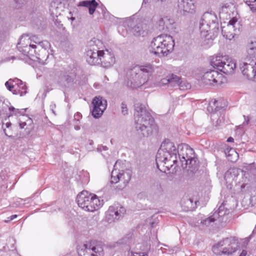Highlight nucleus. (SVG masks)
<instances>
[{"label":"nucleus","instance_id":"obj_45","mask_svg":"<svg viewBox=\"0 0 256 256\" xmlns=\"http://www.w3.org/2000/svg\"><path fill=\"white\" fill-rule=\"evenodd\" d=\"M10 80L8 82H6L5 83V86L10 91H12V90L14 88V86L11 84V82H10Z\"/></svg>","mask_w":256,"mask_h":256},{"label":"nucleus","instance_id":"obj_21","mask_svg":"<svg viewBox=\"0 0 256 256\" xmlns=\"http://www.w3.org/2000/svg\"><path fill=\"white\" fill-rule=\"evenodd\" d=\"M74 75L69 72H62L58 76L57 82L62 87H68L72 83L74 78Z\"/></svg>","mask_w":256,"mask_h":256},{"label":"nucleus","instance_id":"obj_35","mask_svg":"<svg viewBox=\"0 0 256 256\" xmlns=\"http://www.w3.org/2000/svg\"><path fill=\"white\" fill-rule=\"evenodd\" d=\"M16 84L18 87V91L20 96H24L26 93V86L23 82L18 79L16 80Z\"/></svg>","mask_w":256,"mask_h":256},{"label":"nucleus","instance_id":"obj_13","mask_svg":"<svg viewBox=\"0 0 256 256\" xmlns=\"http://www.w3.org/2000/svg\"><path fill=\"white\" fill-rule=\"evenodd\" d=\"M240 24L236 18H232L226 26L222 28V33L226 38L232 40L240 32Z\"/></svg>","mask_w":256,"mask_h":256},{"label":"nucleus","instance_id":"obj_6","mask_svg":"<svg viewBox=\"0 0 256 256\" xmlns=\"http://www.w3.org/2000/svg\"><path fill=\"white\" fill-rule=\"evenodd\" d=\"M76 200L79 207L90 212L98 210L104 204L103 200H100L95 194L86 190H83L78 194Z\"/></svg>","mask_w":256,"mask_h":256},{"label":"nucleus","instance_id":"obj_44","mask_svg":"<svg viewBox=\"0 0 256 256\" xmlns=\"http://www.w3.org/2000/svg\"><path fill=\"white\" fill-rule=\"evenodd\" d=\"M125 177H110V182L112 184H118L120 178H124Z\"/></svg>","mask_w":256,"mask_h":256},{"label":"nucleus","instance_id":"obj_5","mask_svg":"<svg viewBox=\"0 0 256 256\" xmlns=\"http://www.w3.org/2000/svg\"><path fill=\"white\" fill-rule=\"evenodd\" d=\"M174 46V40L172 36L160 34L154 38L152 42V52L160 57L166 56L172 51Z\"/></svg>","mask_w":256,"mask_h":256},{"label":"nucleus","instance_id":"obj_37","mask_svg":"<svg viewBox=\"0 0 256 256\" xmlns=\"http://www.w3.org/2000/svg\"><path fill=\"white\" fill-rule=\"evenodd\" d=\"M36 50H48L50 48V43L47 40H43L38 43Z\"/></svg>","mask_w":256,"mask_h":256},{"label":"nucleus","instance_id":"obj_11","mask_svg":"<svg viewBox=\"0 0 256 256\" xmlns=\"http://www.w3.org/2000/svg\"><path fill=\"white\" fill-rule=\"evenodd\" d=\"M184 165L185 166L184 167V169L188 175L197 174L206 176L208 174V170L205 164L200 166L197 157L189 161L187 164Z\"/></svg>","mask_w":256,"mask_h":256},{"label":"nucleus","instance_id":"obj_27","mask_svg":"<svg viewBox=\"0 0 256 256\" xmlns=\"http://www.w3.org/2000/svg\"><path fill=\"white\" fill-rule=\"evenodd\" d=\"M142 250V246L139 243L137 244L134 243L130 245V251L131 253V256H148L146 252H138V250Z\"/></svg>","mask_w":256,"mask_h":256},{"label":"nucleus","instance_id":"obj_25","mask_svg":"<svg viewBox=\"0 0 256 256\" xmlns=\"http://www.w3.org/2000/svg\"><path fill=\"white\" fill-rule=\"evenodd\" d=\"M38 52L36 49V54L34 57L38 60V62L42 64H46V60L50 56L48 50H39Z\"/></svg>","mask_w":256,"mask_h":256},{"label":"nucleus","instance_id":"obj_15","mask_svg":"<svg viewBox=\"0 0 256 256\" xmlns=\"http://www.w3.org/2000/svg\"><path fill=\"white\" fill-rule=\"evenodd\" d=\"M93 109L92 112V116L99 118L106 108L107 101L100 96H96L92 101Z\"/></svg>","mask_w":256,"mask_h":256},{"label":"nucleus","instance_id":"obj_1","mask_svg":"<svg viewBox=\"0 0 256 256\" xmlns=\"http://www.w3.org/2000/svg\"><path fill=\"white\" fill-rule=\"evenodd\" d=\"M134 125L138 134L148 138L158 132V127L154 119L146 108L140 104L134 105Z\"/></svg>","mask_w":256,"mask_h":256},{"label":"nucleus","instance_id":"obj_41","mask_svg":"<svg viewBox=\"0 0 256 256\" xmlns=\"http://www.w3.org/2000/svg\"><path fill=\"white\" fill-rule=\"evenodd\" d=\"M252 12H256V0H244Z\"/></svg>","mask_w":256,"mask_h":256},{"label":"nucleus","instance_id":"obj_30","mask_svg":"<svg viewBox=\"0 0 256 256\" xmlns=\"http://www.w3.org/2000/svg\"><path fill=\"white\" fill-rule=\"evenodd\" d=\"M61 4V2L58 0H56V2H52L50 3V10L53 16H58L60 14L58 6Z\"/></svg>","mask_w":256,"mask_h":256},{"label":"nucleus","instance_id":"obj_32","mask_svg":"<svg viewBox=\"0 0 256 256\" xmlns=\"http://www.w3.org/2000/svg\"><path fill=\"white\" fill-rule=\"evenodd\" d=\"M169 80L170 82V86H182V81L180 77L178 76L172 74L169 76Z\"/></svg>","mask_w":256,"mask_h":256},{"label":"nucleus","instance_id":"obj_48","mask_svg":"<svg viewBox=\"0 0 256 256\" xmlns=\"http://www.w3.org/2000/svg\"><path fill=\"white\" fill-rule=\"evenodd\" d=\"M56 108V104L54 102H52V104L50 105V109L54 115L56 114L55 111H54V109Z\"/></svg>","mask_w":256,"mask_h":256},{"label":"nucleus","instance_id":"obj_52","mask_svg":"<svg viewBox=\"0 0 256 256\" xmlns=\"http://www.w3.org/2000/svg\"><path fill=\"white\" fill-rule=\"evenodd\" d=\"M250 239H251V236H248V238H246L244 239V242H245L246 244H248L249 242H250Z\"/></svg>","mask_w":256,"mask_h":256},{"label":"nucleus","instance_id":"obj_58","mask_svg":"<svg viewBox=\"0 0 256 256\" xmlns=\"http://www.w3.org/2000/svg\"><path fill=\"white\" fill-rule=\"evenodd\" d=\"M26 0H18V2L20 4H23Z\"/></svg>","mask_w":256,"mask_h":256},{"label":"nucleus","instance_id":"obj_39","mask_svg":"<svg viewBox=\"0 0 256 256\" xmlns=\"http://www.w3.org/2000/svg\"><path fill=\"white\" fill-rule=\"evenodd\" d=\"M246 169L249 172L248 174H256V164L254 163L248 164L246 167Z\"/></svg>","mask_w":256,"mask_h":256},{"label":"nucleus","instance_id":"obj_42","mask_svg":"<svg viewBox=\"0 0 256 256\" xmlns=\"http://www.w3.org/2000/svg\"><path fill=\"white\" fill-rule=\"evenodd\" d=\"M89 177H78L76 178L78 184L80 186H84L88 184L89 182Z\"/></svg>","mask_w":256,"mask_h":256},{"label":"nucleus","instance_id":"obj_24","mask_svg":"<svg viewBox=\"0 0 256 256\" xmlns=\"http://www.w3.org/2000/svg\"><path fill=\"white\" fill-rule=\"evenodd\" d=\"M132 32L136 36H144L147 33V26L142 22H139L132 28Z\"/></svg>","mask_w":256,"mask_h":256},{"label":"nucleus","instance_id":"obj_62","mask_svg":"<svg viewBox=\"0 0 256 256\" xmlns=\"http://www.w3.org/2000/svg\"><path fill=\"white\" fill-rule=\"evenodd\" d=\"M12 221V220H10V217H8L7 219L5 220L6 222H8Z\"/></svg>","mask_w":256,"mask_h":256},{"label":"nucleus","instance_id":"obj_34","mask_svg":"<svg viewBox=\"0 0 256 256\" xmlns=\"http://www.w3.org/2000/svg\"><path fill=\"white\" fill-rule=\"evenodd\" d=\"M218 101L216 100H212L210 102L207 110L210 113L215 112L220 110L218 106Z\"/></svg>","mask_w":256,"mask_h":256},{"label":"nucleus","instance_id":"obj_50","mask_svg":"<svg viewBox=\"0 0 256 256\" xmlns=\"http://www.w3.org/2000/svg\"><path fill=\"white\" fill-rule=\"evenodd\" d=\"M19 126H20V128H24V127L26 126V122H20L19 123Z\"/></svg>","mask_w":256,"mask_h":256},{"label":"nucleus","instance_id":"obj_12","mask_svg":"<svg viewBox=\"0 0 256 256\" xmlns=\"http://www.w3.org/2000/svg\"><path fill=\"white\" fill-rule=\"evenodd\" d=\"M82 250L89 256H104V252L102 244L95 240L86 242L82 248Z\"/></svg>","mask_w":256,"mask_h":256},{"label":"nucleus","instance_id":"obj_3","mask_svg":"<svg viewBox=\"0 0 256 256\" xmlns=\"http://www.w3.org/2000/svg\"><path fill=\"white\" fill-rule=\"evenodd\" d=\"M179 150L174 142L168 140L164 141L156 155V163L158 168L159 164H162L169 170L178 162L177 154Z\"/></svg>","mask_w":256,"mask_h":256},{"label":"nucleus","instance_id":"obj_28","mask_svg":"<svg viewBox=\"0 0 256 256\" xmlns=\"http://www.w3.org/2000/svg\"><path fill=\"white\" fill-rule=\"evenodd\" d=\"M246 174V172L240 168L233 167L229 168L225 173L224 176H244Z\"/></svg>","mask_w":256,"mask_h":256},{"label":"nucleus","instance_id":"obj_64","mask_svg":"<svg viewBox=\"0 0 256 256\" xmlns=\"http://www.w3.org/2000/svg\"><path fill=\"white\" fill-rule=\"evenodd\" d=\"M75 116L80 118V113L77 114L76 115H75Z\"/></svg>","mask_w":256,"mask_h":256},{"label":"nucleus","instance_id":"obj_63","mask_svg":"<svg viewBox=\"0 0 256 256\" xmlns=\"http://www.w3.org/2000/svg\"><path fill=\"white\" fill-rule=\"evenodd\" d=\"M159 170L160 172L162 173L161 174V176H163L164 174L166 172L165 171L164 172H162L161 170L159 169Z\"/></svg>","mask_w":256,"mask_h":256},{"label":"nucleus","instance_id":"obj_60","mask_svg":"<svg viewBox=\"0 0 256 256\" xmlns=\"http://www.w3.org/2000/svg\"><path fill=\"white\" fill-rule=\"evenodd\" d=\"M144 193H140L138 194V197L140 198H142V196L144 195Z\"/></svg>","mask_w":256,"mask_h":256},{"label":"nucleus","instance_id":"obj_43","mask_svg":"<svg viewBox=\"0 0 256 256\" xmlns=\"http://www.w3.org/2000/svg\"><path fill=\"white\" fill-rule=\"evenodd\" d=\"M121 111L123 115H126L128 114L127 105L124 102L121 104Z\"/></svg>","mask_w":256,"mask_h":256},{"label":"nucleus","instance_id":"obj_46","mask_svg":"<svg viewBox=\"0 0 256 256\" xmlns=\"http://www.w3.org/2000/svg\"><path fill=\"white\" fill-rule=\"evenodd\" d=\"M161 83L163 84H169L170 85L169 76H167L165 78H163L161 80Z\"/></svg>","mask_w":256,"mask_h":256},{"label":"nucleus","instance_id":"obj_17","mask_svg":"<svg viewBox=\"0 0 256 256\" xmlns=\"http://www.w3.org/2000/svg\"><path fill=\"white\" fill-rule=\"evenodd\" d=\"M222 74L215 70L206 72L202 78V80L206 84L213 85L222 82Z\"/></svg>","mask_w":256,"mask_h":256},{"label":"nucleus","instance_id":"obj_51","mask_svg":"<svg viewBox=\"0 0 256 256\" xmlns=\"http://www.w3.org/2000/svg\"><path fill=\"white\" fill-rule=\"evenodd\" d=\"M247 254V251L242 250L239 256H246Z\"/></svg>","mask_w":256,"mask_h":256},{"label":"nucleus","instance_id":"obj_57","mask_svg":"<svg viewBox=\"0 0 256 256\" xmlns=\"http://www.w3.org/2000/svg\"><path fill=\"white\" fill-rule=\"evenodd\" d=\"M55 208L54 206H52L50 208V210H48V212H52L54 210H56V209H53L52 210V208Z\"/></svg>","mask_w":256,"mask_h":256},{"label":"nucleus","instance_id":"obj_33","mask_svg":"<svg viewBox=\"0 0 256 256\" xmlns=\"http://www.w3.org/2000/svg\"><path fill=\"white\" fill-rule=\"evenodd\" d=\"M221 212L219 211L218 212H214V214L208 217V218L202 220L201 222V224L204 225L206 226H209L210 225L211 223L214 222L215 220H216V218H217L218 216H220Z\"/></svg>","mask_w":256,"mask_h":256},{"label":"nucleus","instance_id":"obj_29","mask_svg":"<svg viewBox=\"0 0 256 256\" xmlns=\"http://www.w3.org/2000/svg\"><path fill=\"white\" fill-rule=\"evenodd\" d=\"M172 20H170L168 17L160 18L158 22L160 30H164L168 28V25L173 23Z\"/></svg>","mask_w":256,"mask_h":256},{"label":"nucleus","instance_id":"obj_59","mask_svg":"<svg viewBox=\"0 0 256 256\" xmlns=\"http://www.w3.org/2000/svg\"><path fill=\"white\" fill-rule=\"evenodd\" d=\"M223 178H224V180L225 182H227L228 180V179H230V177H226V176H224Z\"/></svg>","mask_w":256,"mask_h":256},{"label":"nucleus","instance_id":"obj_7","mask_svg":"<svg viewBox=\"0 0 256 256\" xmlns=\"http://www.w3.org/2000/svg\"><path fill=\"white\" fill-rule=\"evenodd\" d=\"M211 66L226 74L234 73L236 68V62L228 56L218 54L210 58Z\"/></svg>","mask_w":256,"mask_h":256},{"label":"nucleus","instance_id":"obj_19","mask_svg":"<svg viewBox=\"0 0 256 256\" xmlns=\"http://www.w3.org/2000/svg\"><path fill=\"white\" fill-rule=\"evenodd\" d=\"M125 174L131 176L132 170L126 168L125 160H118L114 166V170L110 176H114V174H116V176H123Z\"/></svg>","mask_w":256,"mask_h":256},{"label":"nucleus","instance_id":"obj_54","mask_svg":"<svg viewBox=\"0 0 256 256\" xmlns=\"http://www.w3.org/2000/svg\"><path fill=\"white\" fill-rule=\"evenodd\" d=\"M254 76L252 77V80L256 82V70H254Z\"/></svg>","mask_w":256,"mask_h":256},{"label":"nucleus","instance_id":"obj_36","mask_svg":"<svg viewBox=\"0 0 256 256\" xmlns=\"http://www.w3.org/2000/svg\"><path fill=\"white\" fill-rule=\"evenodd\" d=\"M10 112L9 116L18 115H24L26 112V109H16L14 106H10L8 108Z\"/></svg>","mask_w":256,"mask_h":256},{"label":"nucleus","instance_id":"obj_16","mask_svg":"<svg viewBox=\"0 0 256 256\" xmlns=\"http://www.w3.org/2000/svg\"><path fill=\"white\" fill-rule=\"evenodd\" d=\"M100 65L103 68H108L112 66L115 62L116 58L112 50L106 48L101 50L100 52Z\"/></svg>","mask_w":256,"mask_h":256},{"label":"nucleus","instance_id":"obj_61","mask_svg":"<svg viewBox=\"0 0 256 256\" xmlns=\"http://www.w3.org/2000/svg\"><path fill=\"white\" fill-rule=\"evenodd\" d=\"M6 128H8L11 126V123L10 122H7L6 124Z\"/></svg>","mask_w":256,"mask_h":256},{"label":"nucleus","instance_id":"obj_20","mask_svg":"<svg viewBox=\"0 0 256 256\" xmlns=\"http://www.w3.org/2000/svg\"><path fill=\"white\" fill-rule=\"evenodd\" d=\"M198 200L196 199H194L188 196H184L180 202V204L182 208L184 211H192L197 207V204Z\"/></svg>","mask_w":256,"mask_h":256},{"label":"nucleus","instance_id":"obj_14","mask_svg":"<svg viewBox=\"0 0 256 256\" xmlns=\"http://www.w3.org/2000/svg\"><path fill=\"white\" fill-rule=\"evenodd\" d=\"M178 148V158L183 167L184 164H187L189 161L196 157L194 150L188 144H180Z\"/></svg>","mask_w":256,"mask_h":256},{"label":"nucleus","instance_id":"obj_53","mask_svg":"<svg viewBox=\"0 0 256 256\" xmlns=\"http://www.w3.org/2000/svg\"><path fill=\"white\" fill-rule=\"evenodd\" d=\"M10 220H12L14 218H16L18 217L17 214H14L10 216Z\"/></svg>","mask_w":256,"mask_h":256},{"label":"nucleus","instance_id":"obj_56","mask_svg":"<svg viewBox=\"0 0 256 256\" xmlns=\"http://www.w3.org/2000/svg\"><path fill=\"white\" fill-rule=\"evenodd\" d=\"M234 139L232 137H229L227 140L228 142H234Z\"/></svg>","mask_w":256,"mask_h":256},{"label":"nucleus","instance_id":"obj_38","mask_svg":"<svg viewBox=\"0 0 256 256\" xmlns=\"http://www.w3.org/2000/svg\"><path fill=\"white\" fill-rule=\"evenodd\" d=\"M130 177H128V179L125 180L124 178H120V180L118 182V185L116 186V188L118 190H122L128 184V180H130Z\"/></svg>","mask_w":256,"mask_h":256},{"label":"nucleus","instance_id":"obj_9","mask_svg":"<svg viewBox=\"0 0 256 256\" xmlns=\"http://www.w3.org/2000/svg\"><path fill=\"white\" fill-rule=\"evenodd\" d=\"M103 45L102 42L94 38L89 42L90 48L86 51V60L90 65H100V52Z\"/></svg>","mask_w":256,"mask_h":256},{"label":"nucleus","instance_id":"obj_4","mask_svg":"<svg viewBox=\"0 0 256 256\" xmlns=\"http://www.w3.org/2000/svg\"><path fill=\"white\" fill-rule=\"evenodd\" d=\"M199 28L201 36L210 41L211 43L220 32L216 16L212 12L204 13L199 22Z\"/></svg>","mask_w":256,"mask_h":256},{"label":"nucleus","instance_id":"obj_2","mask_svg":"<svg viewBox=\"0 0 256 256\" xmlns=\"http://www.w3.org/2000/svg\"><path fill=\"white\" fill-rule=\"evenodd\" d=\"M154 70V66L150 64L134 66L127 72L126 86L132 88L141 86L148 82Z\"/></svg>","mask_w":256,"mask_h":256},{"label":"nucleus","instance_id":"obj_10","mask_svg":"<svg viewBox=\"0 0 256 256\" xmlns=\"http://www.w3.org/2000/svg\"><path fill=\"white\" fill-rule=\"evenodd\" d=\"M31 40L28 35H22L17 44V48L18 50L24 55L28 56L30 58L34 57L36 46L31 44Z\"/></svg>","mask_w":256,"mask_h":256},{"label":"nucleus","instance_id":"obj_55","mask_svg":"<svg viewBox=\"0 0 256 256\" xmlns=\"http://www.w3.org/2000/svg\"><path fill=\"white\" fill-rule=\"evenodd\" d=\"M252 62L253 63V69H254V70H256V62H254L252 60Z\"/></svg>","mask_w":256,"mask_h":256},{"label":"nucleus","instance_id":"obj_40","mask_svg":"<svg viewBox=\"0 0 256 256\" xmlns=\"http://www.w3.org/2000/svg\"><path fill=\"white\" fill-rule=\"evenodd\" d=\"M146 170V166L144 163L138 164L135 168V170L137 172V174H142V173L144 172Z\"/></svg>","mask_w":256,"mask_h":256},{"label":"nucleus","instance_id":"obj_47","mask_svg":"<svg viewBox=\"0 0 256 256\" xmlns=\"http://www.w3.org/2000/svg\"><path fill=\"white\" fill-rule=\"evenodd\" d=\"M108 150V148L106 146H100L97 148V150L98 152H102V150Z\"/></svg>","mask_w":256,"mask_h":256},{"label":"nucleus","instance_id":"obj_22","mask_svg":"<svg viewBox=\"0 0 256 256\" xmlns=\"http://www.w3.org/2000/svg\"><path fill=\"white\" fill-rule=\"evenodd\" d=\"M178 6L180 10L188 13L194 12L196 9L193 0H178Z\"/></svg>","mask_w":256,"mask_h":256},{"label":"nucleus","instance_id":"obj_18","mask_svg":"<svg viewBox=\"0 0 256 256\" xmlns=\"http://www.w3.org/2000/svg\"><path fill=\"white\" fill-rule=\"evenodd\" d=\"M125 212V208L119 204H116L109 207L106 215L108 220H113L120 219Z\"/></svg>","mask_w":256,"mask_h":256},{"label":"nucleus","instance_id":"obj_49","mask_svg":"<svg viewBox=\"0 0 256 256\" xmlns=\"http://www.w3.org/2000/svg\"><path fill=\"white\" fill-rule=\"evenodd\" d=\"M244 121L243 123L244 125H247L249 123V122H250V116H244Z\"/></svg>","mask_w":256,"mask_h":256},{"label":"nucleus","instance_id":"obj_23","mask_svg":"<svg viewBox=\"0 0 256 256\" xmlns=\"http://www.w3.org/2000/svg\"><path fill=\"white\" fill-rule=\"evenodd\" d=\"M240 67L242 74L248 79L252 80L254 76L253 63L252 60L250 63L248 62L240 63Z\"/></svg>","mask_w":256,"mask_h":256},{"label":"nucleus","instance_id":"obj_8","mask_svg":"<svg viewBox=\"0 0 256 256\" xmlns=\"http://www.w3.org/2000/svg\"><path fill=\"white\" fill-rule=\"evenodd\" d=\"M238 248L237 243L234 238H226L220 240L212 248V250L216 255H229L234 252Z\"/></svg>","mask_w":256,"mask_h":256},{"label":"nucleus","instance_id":"obj_31","mask_svg":"<svg viewBox=\"0 0 256 256\" xmlns=\"http://www.w3.org/2000/svg\"><path fill=\"white\" fill-rule=\"evenodd\" d=\"M247 52L250 58L256 57V39L252 41L248 45Z\"/></svg>","mask_w":256,"mask_h":256},{"label":"nucleus","instance_id":"obj_26","mask_svg":"<svg viewBox=\"0 0 256 256\" xmlns=\"http://www.w3.org/2000/svg\"><path fill=\"white\" fill-rule=\"evenodd\" d=\"M98 4L95 0H84L79 2L78 6H84L88 8L90 14H92L96 10Z\"/></svg>","mask_w":256,"mask_h":256}]
</instances>
